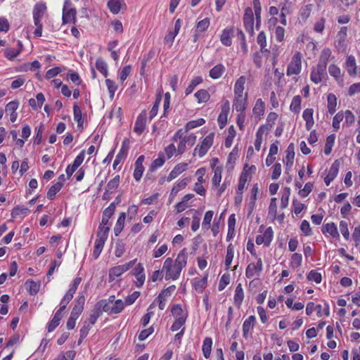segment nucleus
Segmentation results:
<instances>
[{
	"label": "nucleus",
	"mask_w": 360,
	"mask_h": 360,
	"mask_svg": "<svg viewBox=\"0 0 360 360\" xmlns=\"http://www.w3.org/2000/svg\"><path fill=\"white\" fill-rule=\"evenodd\" d=\"M187 258L188 255L185 248L179 252L174 262L170 257L167 258L162 266V271L165 272V279L176 280L179 278L181 270L187 264Z\"/></svg>",
	"instance_id": "nucleus-1"
},
{
	"label": "nucleus",
	"mask_w": 360,
	"mask_h": 360,
	"mask_svg": "<svg viewBox=\"0 0 360 360\" xmlns=\"http://www.w3.org/2000/svg\"><path fill=\"white\" fill-rule=\"evenodd\" d=\"M302 69V54L300 52H296L289 65H288L286 75L291 76L292 75H298Z\"/></svg>",
	"instance_id": "nucleus-2"
},
{
	"label": "nucleus",
	"mask_w": 360,
	"mask_h": 360,
	"mask_svg": "<svg viewBox=\"0 0 360 360\" xmlns=\"http://www.w3.org/2000/svg\"><path fill=\"white\" fill-rule=\"evenodd\" d=\"M347 27H342L336 34L335 47L339 52H343L347 48Z\"/></svg>",
	"instance_id": "nucleus-3"
},
{
	"label": "nucleus",
	"mask_w": 360,
	"mask_h": 360,
	"mask_svg": "<svg viewBox=\"0 0 360 360\" xmlns=\"http://www.w3.org/2000/svg\"><path fill=\"white\" fill-rule=\"evenodd\" d=\"M136 259L131 260L128 263L122 265H119L111 268L109 271V279L113 281L116 278L120 276L122 274L128 271L135 264Z\"/></svg>",
	"instance_id": "nucleus-4"
},
{
	"label": "nucleus",
	"mask_w": 360,
	"mask_h": 360,
	"mask_svg": "<svg viewBox=\"0 0 360 360\" xmlns=\"http://www.w3.org/2000/svg\"><path fill=\"white\" fill-rule=\"evenodd\" d=\"M214 134L211 133L207 135L202 141L200 145H198L195 148V153H198L200 157L204 156L209 148L213 144Z\"/></svg>",
	"instance_id": "nucleus-5"
},
{
	"label": "nucleus",
	"mask_w": 360,
	"mask_h": 360,
	"mask_svg": "<svg viewBox=\"0 0 360 360\" xmlns=\"http://www.w3.org/2000/svg\"><path fill=\"white\" fill-rule=\"evenodd\" d=\"M263 264L262 259H258L256 264L250 263L248 265L245 271V276L250 278L255 276H259L262 271Z\"/></svg>",
	"instance_id": "nucleus-6"
},
{
	"label": "nucleus",
	"mask_w": 360,
	"mask_h": 360,
	"mask_svg": "<svg viewBox=\"0 0 360 360\" xmlns=\"http://www.w3.org/2000/svg\"><path fill=\"white\" fill-rule=\"evenodd\" d=\"M70 3L68 0L65 1V4L63 9V23L75 22L76 10L75 8H70Z\"/></svg>",
	"instance_id": "nucleus-7"
},
{
	"label": "nucleus",
	"mask_w": 360,
	"mask_h": 360,
	"mask_svg": "<svg viewBox=\"0 0 360 360\" xmlns=\"http://www.w3.org/2000/svg\"><path fill=\"white\" fill-rule=\"evenodd\" d=\"M325 76H326V68L317 64L311 70L310 79L314 83L319 84L321 82Z\"/></svg>",
	"instance_id": "nucleus-8"
},
{
	"label": "nucleus",
	"mask_w": 360,
	"mask_h": 360,
	"mask_svg": "<svg viewBox=\"0 0 360 360\" xmlns=\"http://www.w3.org/2000/svg\"><path fill=\"white\" fill-rule=\"evenodd\" d=\"M273 230L271 227H268L262 235H259L256 237L255 242L257 245H264L269 246L273 239Z\"/></svg>",
	"instance_id": "nucleus-9"
},
{
	"label": "nucleus",
	"mask_w": 360,
	"mask_h": 360,
	"mask_svg": "<svg viewBox=\"0 0 360 360\" xmlns=\"http://www.w3.org/2000/svg\"><path fill=\"white\" fill-rule=\"evenodd\" d=\"M146 119L147 113L146 111L144 110L140 113V115L138 116L136 120L134 128V131L135 133H136L137 134H141L143 132L146 127Z\"/></svg>",
	"instance_id": "nucleus-10"
},
{
	"label": "nucleus",
	"mask_w": 360,
	"mask_h": 360,
	"mask_svg": "<svg viewBox=\"0 0 360 360\" xmlns=\"http://www.w3.org/2000/svg\"><path fill=\"white\" fill-rule=\"evenodd\" d=\"M340 166V160H336L330 166L327 176L324 179V182L327 186H329L330 182L333 181L337 176Z\"/></svg>",
	"instance_id": "nucleus-11"
},
{
	"label": "nucleus",
	"mask_w": 360,
	"mask_h": 360,
	"mask_svg": "<svg viewBox=\"0 0 360 360\" xmlns=\"http://www.w3.org/2000/svg\"><path fill=\"white\" fill-rule=\"evenodd\" d=\"M230 103L229 101L224 103L221 108V112L219 115L217 121L220 129H223L227 122V116L229 112Z\"/></svg>",
	"instance_id": "nucleus-12"
},
{
	"label": "nucleus",
	"mask_w": 360,
	"mask_h": 360,
	"mask_svg": "<svg viewBox=\"0 0 360 360\" xmlns=\"http://www.w3.org/2000/svg\"><path fill=\"white\" fill-rule=\"evenodd\" d=\"M129 148V141L128 139H124L122 142V148L113 162L112 167L114 169H116V167L120 163L121 160L127 156Z\"/></svg>",
	"instance_id": "nucleus-13"
},
{
	"label": "nucleus",
	"mask_w": 360,
	"mask_h": 360,
	"mask_svg": "<svg viewBox=\"0 0 360 360\" xmlns=\"http://www.w3.org/2000/svg\"><path fill=\"white\" fill-rule=\"evenodd\" d=\"M247 97V93L245 95L234 96L233 106L236 111L243 112L246 109Z\"/></svg>",
	"instance_id": "nucleus-14"
},
{
	"label": "nucleus",
	"mask_w": 360,
	"mask_h": 360,
	"mask_svg": "<svg viewBox=\"0 0 360 360\" xmlns=\"http://www.w3.org/2000/svg\"><path fill=\"white\" fill-rule=\"evenodd\" d=\"M345 68L350 76L357 75V66L355 57L352 55L348 56L345 61Z\"/></svg>",
	"instance_id": "nucleus-15"
},
{
	"label": "nucleus",
	"mask_w": 360,
	"mask_h": 360,
	"mask_svg": "<svg viewBox=\"0 0 360 360\" xmlns=\"http://www.w3.org/2000/svg\"><path fill=\"white\" fill-rule=\"evenodd\" d=\"M144 155H140L138 159L136 160L134 166L135 169L134 171V177L136 181H139L141 178L142 177L143 171H144V167L143 166V162L144 160Z\"/></svg>",
	"instance_id": "nucleus-16"
},
{
	"label": "nucleus",
	"mask_w": 360,
	"mask_h": 360,
	"mask_svg": "<svg viewBox=\"0 0 360 360\" xmlns=\"http://www.w3.org/2000/svg\"><path fill=\"white\" fill-rule=\"evenodd\" d=\"M179 139V143L177 147V155L183 154L186 148V141H185V139L183 136L182 129L178 130L173 136V140L176 141Z\"/></svg>",
	"instance_id": "nucleus-17"
},
{
	"label": "nucleus",
	"mask_w": 360,
	"mask_h": 360,
	"mask_svg": "<svg viewBox=\"0 0 360 360\" xmlns=\"http://www.w3.org/2000/svg\"><path fill=\"white\" fill-rule=\"evenodd\" d=\"M243 22L248 31L253 30L254 17L253 12L251 8L248 7L245 10V14L243 17Z\"/></svg>",
	"instance_id": "nucleus-18"
},
{
	"label": "nucleus",
	"mask_w": 360,
	"mask_h": 360,
	"mask_svg": "<svg viewBox=\"0 0 360 360\" xmlns=\"http://www.w3.org/2000/svg\"><path fill=\"white\" fill-rule=\"evenodd\" d=\"M84 303V296L82 295L79 297L78 299L76 300V303L72 310L70 316L75 318H78L83 311Z\"/></svg>",
	"instance_id": "nucleus-19"
},
{
	"label": "nucleus",
	"mask_w": 360,
	"mask_h": 360,
	"mask_svg": "<svg viewBox=\"0 0 360 360\" xmlns=\"http://www.w3.org/2000/svg\"><path fill=\"white\" fill-rule=\"evenodd\" d=\"M314 110L312 108H307L304 110L302 114V117L306 122V129L307 130L309 131L311 129L312 127L314 126Z\"/></svg>",
	"instance_id": "nucleus-20"
},
{
	"label": "nucleus",
	"mask_w": 360,
	"mask_h": 360,
	"mask_svg": "<svg viewBox=\"0 0 360 360\" xmlns=\"http://www.w3.org/2000/svg\"><path fill=\"white\" fill-rule=\"evenodd\" d=\"M18 108V102L17 101H11L6 106V112L10 113V120L12 122L16 121L18 113L16 112V110Z\"/></svg>",
	"instance_id": "nucleus-21"
},
{
	"label": "nucleus",
	"mask_w": 360,
	"mask_h": 360,
	"mask_svg": "<svg viewBox=\"0 0 360 360\" xmlns=\"http://www.w3.org/2000/svg\"><path fill=\"white\" fill-rule=\"evenodd\" d=\"M108 6L112 13L117 14L123 7H125V4L124 0H110Z\"/></svg>",
	"instance_id": "nucleus-22"
},
{
	"label": "nucleus",
	"mask_w": 360,
	"mask_h": 360,
	"mask_svg": "<svg viewBox=\"0 0 360 360\" xmlns=\"http://www.w3.org/2000/svg\"><path fill=\"white\" fill-rule=\"evenodd\" d=\"M115 210V205L113 202L111 203L106 209H105L103 213L101 225H107L108 224L109 219L113 215Z\"/></svg>",
	"instance_id": "nucleus-23"
},
{
	"label": "nucleus",
	"mask_w": 360,
	"mask_h": 360,
	"mask_svg": "<svg viewBox=\"0 0 360 360\" xmlns=\"http://www.w3.org/2000/svg\"><path fill=\"white\" fill-rule=\"evenodd\" d=\"M188 167V164L186 163H179L176 165L174 168L172 170L168 176V181H172L175 179L177 176H179L184 171L186 170Z\"/></svg>",
	"instance_id": "nucleus-24"
},
{
	"label": "nucleus",
	"mask_w": 360,
	"mask_h": 360,
	"mask_svg": "<svg viewBox=\"0 0 360 360\" xmlns=\"http://www.w3.org/2000/svg\"><path fill=\"white\" fill-rule=\"evenodd\" d=\"M322 231L323 233H328L332 237L335 238H339L340 237L337 226L333 222L324 224Z\"/></svg>",
	"instance_id": "nucleus-25"
},
{
	"label": "nucleus",
	"mask_w": 360,
	"mask_h": 360,
	"mask_svg": "<svg viewBox=\"0 0 360 360\" xmlns=\"http://www.w3.org/2000/svg\"><path fill=\"white\" fill-rule=\"evenodd\" d=\"M244 298V292L241 283H238L235 290L234 304L237 307H240Z\"/></svg>",
	"instance_id": "nucleus-26"
},
{
	"label": "nucleus",
	"mask_w": 360,
	"mask_h": 360,
	"mask_svg": "<svg viewBox=\"0 0 360 360\" xmlns=\"http://www.w3.org/2000/svg\"><path fill=\"white\" fill-rule=\"evenodd\" d=\"M233 30L232 28H226L223 30L221 36L220 40L221 43L227 46L231 45V36L233 35Z\"/></svg>",
	"instance_id": "nucleus-27"
},
{
	"label": "nucleus",
	"mask_w": 360,
	"mask_h": 360,
	"mask_svg": "<svg viewBox=\"0 0 360 360\" xmlns=\"http://www.w3.org/2000/svg\"><path fill=\"white\" fill-rule=\"evenodd\" d=\"M207 282V275L202 278H195L193 281V285L196 291L202 292L205 288Z\"/></svg>",
	"instance_id": "nucleus-28"
},
{
	"label": "nucleus",
	"mask_w": 360,
	"mask_h": 360,
	"mask_svg": "<svg viewBox=\"0 0 360 360\" xmlns=\"http://www.w3.org/2000/svg\"><path fill=\"white\" fill-rule=\"evenodd\" d=\"M256 318L255 316H250L247 319L243 325V336L247 338L249 331L253 328Z\"/></svg>",
	"instance_id": "nucleus-29"
},
{
	"label": "nucleus",
	"mask_w": 360,
	"mask_h": 360,
	"mask_svg": "<svg viewBox=\"0 0 360 360\" xmlns=\"http://www.w3.org/2000/svg\"><path fill=\"white\" fill-rule=\"evenodd\" d=\"M245 82L246 78L244 76H241L237 79L234 86V96L245 95L243 91Z\"/></svg>",
	"instance_id": "nucleus-30"
},
{
	"label": "nucleus",
	"mask_w": 360,
	"mask_h": 360,
	"mask_svg": "<svg viewBox=\"0 0 360 360\" xmlns=\"http://www.w3.org/2000/svg\"><path fill=\"white\" fill-rule=\"evenodd\" d=\"M331 56V51L330 49H323L321 53L318 65L327 68V65L330 57Z\"/></svg>",
	"instance_id": "nucleus-31"
},
{
	"label": "nucleus",
	"mask_w": 360,
	"mask_h": 360,
	"mask_svg": "<svg viewBox=\"0 0 360 360\" xmlns=\"http://www.w3.org/2000/svg\"><path fill=\"white\" fill-rule=\"evenodd\" d=\"M327 108L328 112L330 115H333L335 113L336 110V105H337V97L333 94H329L328 95L327 98Z\"/></svg>",
	"instance_id": "nucleus-32"
},
{
	"label": "nucleus",
	"mask_w": 360,
	"mask_h": 360,
	"mask_svg": "<svg viewBox=\"0 0 360 360\" xmlns=\"http://www.w3.org/2000/svg\"><path fill=\"white\" fill-rule=\"evenodd\" d=\"M286 155H285V165L287 167V169L290 167L292 165L293 160L295 157V153H294V144L290 143L288 147L287 148V150L285 151Z\"/></svg>",
	"instance_id": "nucleus-33"
},
{
	"label": "nucleus",
	"mask_w": 360,
	"mask_h": 360,
	"mask_svg": "<svg viewBox=\"0 0 360 360\" xmlns=\"http://www.w3.org/2000/svg\"><path fill=\"white\" fill-rule=\"evenodd\" d=\"M125 219H126L125 212L120 213V214L117 220L115 228H114V232H115V234L116 236H117L122 231V229L124 228V225Z\"/></svg>",
	"instance_id": "nucleus-34"
},
{
	"label": "nucleus",
	"mask_w": 360,
	"mask_h": 360,
	"mask_svg": "<svg viewBox=\"0 0 360 360\" xmlns=\"http://www.w3.org/2000/svg\"><path fill=\"white\" fill-rule=\"evenodd\" d=\"M212 340L211 338H205L203 341L202 350L204 356L207 359L210 357L212 351Z\"/></svg>",
	"instance_id": "nucleus-35"
},
{
	"label": "nucleus",
	"mask_w": 360,
	"mask_h": 360,
	"mask_svg": "<svg viewBox=\"0 0 360 360\" xmlns=\"http://www.w3.org/2000/svg\"><path fill=\"white\" fill-rule=\"evenodd\" d=\"M224 71V66L221 64H218L210 70V76L212 79H218L222 75Z\"/></svg>",
	"instance_id": "nucleus-36"
},
{
	"label": "nucleus",
	"mask_w": 360,
	"mask_h": 360,
	"mask_svg": "<svg viewBox=\"0 0 360 360\" xmlns=\"http://www.w3.org/2000/svg\"><path fill=\"white\" fill-rule=\"evenodd\" d=\"M46 10V6L45 4H37L33 9V18H42L45 13Z\"/></svg>",
	"instance_id": "nucleus-37"
},
{
	"label": "nucleus",
	"mask_w": 360,
	"mask_h": 360,
	"mask_svg": "<svg viewBox=\"0 0 360 360\" xmlns=\"http://www.w3.org/2000/svg\"><path fill=\"white\" fill-rule=\"evenodd\" d=\"M63 317V314L56 311L53 318L51 319V321L49 322L48 325V331L52 332L58 325L60 323V321L61 320Z\"/></svg>",
	"instance_id": "nucleus-38"
},
{
	"label": "nucleus",
	"mask_w": 360,
	"mask_h": 360,
	"mask_svg": "<svg viewBox=\"0 0 360 360\" xmlns=\"http://www.w3.org/2000/svg\"><path fill=\"white\" fill-rule=\"evenodd\" d=\"M28 211H29L28 208H27L25 206H17L13 209L12 212H11V217L13 219L17 218L18 217H23L24 216H25L27 214Z\"/></svg>",
	"instance_id": "nucleus-39"
},
{
	"label": "nucleus",
	"mask_w": 360,
	"mask_h": 360,
	"mask_svg": "<svg viewBox=\"0 0 360 360\" xmlns=\"http://www.w3.org/2000/svg\"><path fill=\"white\" fill-rule=\"evenodd\" d=\"M264 112V103L261 98L257 99L253 108V114L260 117Z\"/></svg>",
	"instance_id": "nucleus-40"
},
{
	"label": "nucleus",
	"mask_w": 360,
	"mask_h": 360,
	"mask_svg": "<svg viewBox=\"0 0 360 360\" xmlns=\"http://www.w3.org/2000/svg\"><path fill=\"white\" fill-rule=\"evenodd\" d=\"M195 97L198 103H205L210 99V95L207 90L200 89L195 94Z\"/></svg>",
	"instance_id": "nucleus-41"
},
{
	"label": "nucleus",
	"mask_w": 360,
	"mask_h": 360,
	"mask_svg": "<svg viewBox=\"0 0 360 360\" xmlns=\"http://www.w3.org/2000/svg\"><path fill=\"white\" fill-rule=\"evenodd\" d=\"M257 41L258 44L260 46V51L262 53L268 52V49H266V38L265 33L264 32H260L257 36Z\"/></svg>",
	"instance_id": "nucleus-42"
},
{
	"label": "nucleus",
	"mask_w": 360,
	"mask_h": 360,
	"mask_svg": "<svg viewBox=\"0 0 360 360\" xmlns=\"http://www.w3.org/2000/svg\"><path fill=\"white\" fill-rule=\"evenodd\" d=\"M301 101L300 96H294L290 105V110L295 113L299 112L301 108Z\"/></svg>",
	"instance_id": "nucleus-43"
},
{
	"label": "nucleus",
	"mask_w": 360,
	"mask_h": 360,
	"mask_svg": "<svg viewBox=\"0 0 360 360\" xmlns=\"http://www.w3.org/2000/svg\"><path fill=\"white\" fill-rule=\"evenodd\" d=\"M119 184H120V176L117 175L116 176H115L112 180H110L108 183V184L105 187L106 192L112 193L113 191H115L118 187Z\"/></svg>",
	"instance_id": "nucleus-44"
},
{
	"label": "nucleus",
	"mask_w": 360,
	"mask_h": 360,
	"mask_svg": "<svg viewBox=\"0 0 360 360\" xmlns=\"http://www.w3.org/2000/svg\"><path fill=\"white\" fill-rule=\"evenodd\" d=\"M234 255V248L233 245L231 243L227 247V252L225 259V265L226 266V269H229L230 267V265L232 262L233 258Z\"/></svg>",
	"instance_id": "nucleus-45"
},
{
	"label": "nucleus",
	"mask_w": 360,
	"mask_h": 360,
	"mask_svg": "<svg viewBox=\"0 0 360 360\" xmlns=\"http://www.w3.org/2000/svg\"><path fill=\"white\" fill-rule=\"evenodd\" d=\"M96 306L99 307L101 311H105L108 314H112L111 309H112V304L110 302H108L106 300H102L96 303Z\"/></svg>",
	"instance_id": "nucleus-46"
},
{
	"label": "nucleus",
	"mask_w": 360,
	"mask_h": 360,
	"mask_svg": "<svg viewBox=\"0 0 360 360\" xmlns=\"http://www.w3.org/2000/svg\"><path fill=\"white\" fill-rule=\"evenodd\" d=\"M290 195V188L288 187H285L281 199V207L282 209H285L288 207Z\"/></svg>",
	"instance_id": "nucleus-47"
},
{
	"label": "nucleus",
	"mask_w": 360,
	"mask_h": 360,
	"mask_svg": "<svg viewBox=\"0 0 360 360\" xmlns=\"http://www.w3.org/2000/svg\"><path fill=\"white\" fill-rule=\"evenodd\" d=\"M171 311H172L173 316L175 319H179V318H186V319L187 318V313L184 312L182 308L179 304L174 305L172 307Z\"/></svg>",
	"instance_id": "nucleus-48"
},
{
	"label": "nucleus",
	"mask_w": 360,
	"mask_h": 360,
	"mask_svg": "<svg viewBox=\"0 0 360 360\" xmlns=\"http://www.w3.org/2000/svg\"><path fill=\"white\" fill-rule=\"evenodd\" d=\"M335 136L334 134H331L327 137L324 148V153L326 155H328L330 154L332 148L335 143Z\"/></svg>",
	"instance_id": "nucleus-49"
},
{
	"label": "nucleus",
	"mask_w": 360,
	"mask_h": 360,
	"mask_svg": "<svg viewBox=\"0 0 360 360\" xmlns=\"http://www.w3.org/2000/svg\"><path fill=\"white\" fill-rule=\"evenodd\" d=\"M264 126H262L259 127V129H258L257 134H256V139H255V147L256 148L257 150H260V148H261V145H262V139H263V133L264 131Z\"/></svg>",
	"instance_id": "nucleus-50"
},
{
	"label": "nucleus",
	"mask_w": 360,
	"mask_h": 360,
	"mask_svg": "<svg viewBox=\"0 0 360 360\" xmlns=\"http://www.w3.org/2000/svg\"><path fill=\"white\" fill-rule=\"evenodd\" d=\"M62 183L56 182L49 190L47 193V198L52 200L56 196V193L61 189Z\"/></svg>",
	"instance_id": "nucleus-51"
},
{
	"label": "nucleus",
	"mask_w": 360,
	"mask_h": 360,
	"mask_svg": "<svg viewBox=\"0 0 360 360\" xmlns=\"http://www.w3.org/2000/svg\"><path fill=\"white\" fill-rule=\"evenodd\" d=\"M73 111H74V119L77 122L78 127H82L83 126V119H82V115L80 108L75 105L73 107Z\"/></svg>",
	"instance_id": "nucleus-52"
},
{
	"label": "nucleus",
	"mask_w": 360,
	"mask_h": 360,
	"mask_svg": "<svg viewBox=\"0 0 360 360\" xmlns=\"http://www.w3.org/2000/svg\"><path fill=\"white\" fill-rule=\"evenodd\" d=\"M96 69L103 75L104 77L108 75V68L106 63L102 59L98 58L96 63Z\"/></svg>",
	"instance_id": "nucleus-53"
},
{
	"label": "nucleus",
	"mask_w": 360,
	"mask_h": 360,
	"mask_svg": "<svg viewBox=\"0 0 360 360\" xmlns=\"http://www.w3.org/2000/svg\"><path fill=\"white\" fill-rule=\"evenodd\" d=\"M344 118V112L342 111L338 112L333 119V127L337 131L340 129V124Z\"/></svg>",
	"instance_id": "nucleus-54"
},
{
	"label": "nucleus",
	"mask_w": 360,
	"mask_h": 360,
	"mask_svg": "<svg viewBox=\"0 0 360 360\" xmlns=\"http://www.w3.org/2000/svg\"><path fill=\"white\" fill-rule=\"evenodd\" d=\"M165 161V157L163 153H160L157 159L154 160L150 165V169L154 170L158 167H161Z\"/></svg>",
	"instance_id": "nucleus-55"
},
{
	"label": "nucleus",
	"mask_w": 360,
	"mask_h": 360,
	"mask_svg": "<svg viewBox=\"0 0 360 360\" xmlns=\"http://www.w3.org/2000/svg\"><path fill=\"white\" fill-rule=\"evenodd\" d=\"M25 286L32 295H35L38 292L40 285L33 281H27L25 283Z\"/></svg>",
	"instance_id": "nucleus-56"
},
{
	"label": "nucleus",
	"mask_w": 360,
	"mask_h": 360,
	"mask_svg": "<svg viewBox=\"0 0 360 360\" xmlns=\"http://www.w3.org/2000/svg\"><path fill=\"white\" fill-rule=\"evenodd\" d=\"M202 79L200 77H197L194 79H193L190 83V84L188 86V87L186 89L185 93L186 95H188L192 93L195 87L200 84L202 82Z\"/></svg>",
	"instance_id": "nucleus-57"
},
{
	"label": "nucleus",
	"mask_w": 360,
	"mask_h": 360,
	"mask_svg": "<svg viewBox=\"0 0 360 360\" xmlns=\"http://www.w3.org/2000/svg\"><path fill=\"white\" fill-rule=\"evenodd\" d=\"M276 214H277L276 198H272L271 199L270 205L269 207V214L271 215L272 219L274 220L276 219Z\"/></svg>",
	"instance_id": "nucleus-58"
},
{
	"label": "nucleus",
	"mask_w": 360,
	"mask_h": 360,
	"mask_svg": "<svg viewBox=\"0 0 360 360\" xmlns=\"http://www.w3.org/2000/svg\"><path fill=\"white\" fill-rule=\"evenodd\" d=\"M162 153H164V156L166 155L167 159L171 158L174 155H177V150L174 143H171L167 146Z\"/></svg>",
	"instance_id": "nucleus-59"
},
{
	"label": "nucleus",
	"mask_w": 360,
	"mask_h": 360,
	"mask_svg": "<svg viewBox=\"0 0 360 360\" xmlns=\"http://www.w3.org/2000/svg\"><path fill=\"white\" fill-rule=\"evenodd\" d=\"M110 227L107 225L100 224L97 233V237L107 240Z\"/></svg>",
	"instance_id": "nucleus-60"
},
{
	"label": "nucleus",
	"mask_w": 360,
	"mask_h": 360,
	"mask_svg": "<svg viewBox=\"0 0 360 360\" xmlns=\"http://www.w3.org/2000/svg\"><path fill=\"white\" fill-rule=\"evenodd\" d=\"M205 121L202 118L198 119L196 120H192L191 122H188L186 127V131H188L196 127L202 126L203 124H205Z\"/></svg>",
	"instance_id": "nucleus-61"
},
{
	"label": "nucleus",
	"mask_w": 360,
	"mask_h": 360,
	"mask_svg": "<svg viewBox=\"0 0 360 360\" xmlns=\"http://www.w3.org/2000/svg\"><path fill=\"white\" fill-rule=\"evenodd\" d=\"M329 74L338 80L341 77V70L339 67L335 64H332L328 68Z\"/></svg>",
	"instance_id": "nucleus-62"
},
{
	"label": "nucleus",
	"mask_w": 360,
	"mask_h": 360,
	"mask_svg": "<svg viewBox=\"0 0 360 360\" xmlns=\"http://www.w3.org/2000/svg\"><path fill=\"white\" fill-rule=\"evenodd\" d=\"M124 302L121 300H117L112 304V309H111V311L112 314H119L120 313L124 307Z\"/></svg>",
	"instance_id": "nucleus-63"
},
{
	"label": "nucleus",
	"mask_w": 360,
	"mask_h": 360,
	"mask_svg": "<svg viewBox=\"0 0 360 360\" xmlns=\"http://www.w3.org/2000/svg\"><path fill=\"white\" fill-rule=\"evenodd\" d=\"M302 255L298 253H294L291 257V261H290L291 266L293 268L299 267L302 264Z\"/></svg>",
	"instance_id": "nucleus-64"
}]
</instances>
